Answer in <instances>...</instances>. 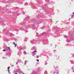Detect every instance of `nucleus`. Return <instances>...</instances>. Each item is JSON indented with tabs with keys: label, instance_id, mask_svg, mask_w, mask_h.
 I'll list each match as a JSON object with an SVG mask.
<instances>
[{
	"label": "nucleus",
	"instance_id": "nucleus-13",
	"mask_svg": "<svg viewBox=\"0 0 74 74\" xmlns=\"http://www.w3.org/2000/svg\"><path fill=\"white\" fill-rule=\"evenodd\" d=\"M13 66H14V65H12V67H13Z\"/></svg>",
	"mask_w": 74,
	"mask_h": 74
},
{
	"label": "nucleus",
	"instance_id": "nucleus-5",
	"mask_svg": "<svg viewBox=\"0 0 74 74\" xmlns=\"http://www.w3.org/2000/svg\"><path fill=\"white\" fill-rule=\"evenodd\" d=\"M26 62H27V61H25V64H26Z\"/></svg>",
	"mask_w": 74,
	"mask_h": 74
},
{
	"label": "nucleus",
	"instance_id": "nucleus-8",
	"mask_svg": "<svg viewBox=\"0 0 74 74\" xmlns=\"http://www.w3.org/2000/svg\"><path fill=\"white\" fill-rule=\"evenodd\" d=\"M37 62H39V60H37Z\"/></svg>",
	"mask_w": 74,
	"mask_h": 74
},
{
	"label": "nucleus",
	"instance_id": "nucleus-1",
	"mask_svg": "<svg viewBox=\"0 0 74 74\" xmlns=\"http://www.w3.org/2000/svg\"><path fill=\"white\" fill-rule=\"evenodd\" d=\"M15 44V42H14L13 43V44H14V45H15V46H14L15 47H16V44Z\"/></svg>",
	"mask_w": 74,
	"mask_h": 74
},
{
	"label": "nucleus",
	"instance_id": "nucleus-7",
	"mask_svg": "<svg viewBox=\"0 0 74 74\" xmlns=\"http://www.w3.org/2000/svg\"><path fill=\"white\" fill-rule=\"evenodd\" d=\"M36 57L37 58H38L39 57L38 56H36Z\"/></svg>",
	"mask_w": 74,
	"mask_h": 74
},
{
	"label": "nucleus",
	"instance_id": "nucleus-10",
	"mask_svg": "<svg viewBox=\"0 0 74 74\" xmlns=\"http://www.w3.org/2000/svg\"><path fill=\"white\" fill-rule=\"evenodd\" d=\"M23 14H25V12H23Z\"/></svg>",
	"mask_w": 74,
	"mask_h": 74
},
{
	"label": "nucleus",
	"instance_id": "nucleus-3",
	"mask_svg": "<svg viewBox=\"0 0 74 74\" xmlns=\"http://www.w3.org/2000/svg\"><path fill=\"white\" fill-rule=\"evenodd\" d=\"M23 53H24L25 55H26V52L25 51L23 52Z\"/></svg>",
	"mask_w": 74,
	"mask_h": 74
},
{
	"label": "nucleus",
	"instance_id": "nucleus-2",
	"mask_svg": "<svg viewBox=\"0 0 74 74\" xmlns=\"http://www.w3.org/2000/svg\"><path fill=\"white\" fill-rule=\"evenodd\" d=\"M37 52V51H34L32 52V53H35V52Z\"/></svg>",
	"mask_w": 74,
	"mask_h": 74
},
{
	"label": "nucleus",
	"instance_id": "nucleus-12",
	"mask_svg": "<svg viewBox=\"0 0 74 74\" xmlns=\"http://www.w3.org/2000/svg\"><path fill=\"white\" fill-rule=\"evenodd\" d=\"M16 64H18V62L16 63Z\"/></svg>",
	"mask_w": 74,
	"mask_h": 74
},
{
	"label": "nucleus",
	"instance_id": "nucleus-4",
	"mask_svg": "<svg viewBox=\"0 0 74 74\" xmlns=\"http://www.w3.org/2000/svg\"><path fill=\"white\" fill-rule=\"evenodd\" d=\"M7 48H8V49H9V50H10V48L9 47H7Z\"/></svg>",
	"mask_w": 74,
	"mask_h": 74
},
{
	"label": "nucleus",
	"instance_id": "nucleus-11",
	"mask_svg": "<svg viewBox=\"0 0 74 74\" xmlns=\"http://www.w3.org/2000/svg\"><path fill=\"white\" fill-rule=\"evenodd\" d=\"M8 71H9V72H10V70H8Z\"/></svg>",
	"mask_w": 74,
	"mask_h": 74
},
{
	"label": "nucleus",
	"instance_id": "nucleus-6",
	"mask_svg": "<svg viewBox=\"0 0 74 74\" xmlns=\"http://www.w3.org/2000/svg\"><path fill=\"white\" fill-rule=\"evenodd\" d=\"M5 50H6L5 49H4V50H3V52H5Z\"/></svg>",
	"mask_w": 74,
	"mask_h": 74
},
{
	"label": "nucleus",
	"instance_id": "nucleus-15",
	"mask_svg": "<svg viewBox=\"0 0 74 74\" xmlns=\"http://www.w3.org/2000/svg\"><path fill=\"white\" fill-rule=\"evenodd\" d=\"M73 14H74V12H73Z\"/></svg>",
	"mask_w": 74,
	"mask_h": 74
},
{
	"label": "nucleus",
	"instance_id": "nucleus-14",
	"mask_svg": "<svg viewBox=\"0 0 74 74\" xmlns=\"http://www.w3.org/2000/svg\"><path fill=\"white\" fill-rule=\"evenodd\" d=\"M15 74H18L17 73H16Z\"/></svg>",
	"mask_w": 74,
	"mask_h": 74
},
{
	"label": "nucleus",
	"instance_id": "nucleus-9",
	"mask_svg": "<svg viewBox=\"0 0 74 74\" xmlns=\"http://www.w3.org/2000/svg\"><path fill=\"white\" fill-rule=\"evenodd\" d=\"M10 67H9L8 68V69H10Z\"/></svg>",
	"mask_w": 74,
	"mask_h": 74
}]
</instances>
